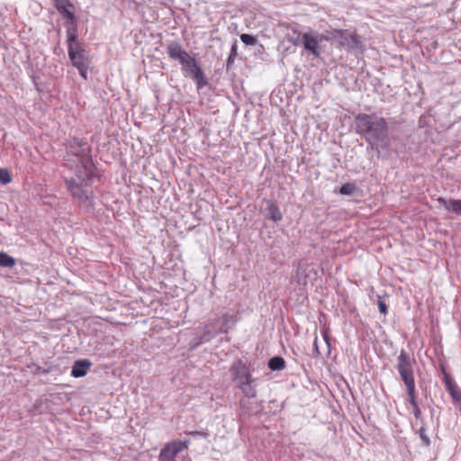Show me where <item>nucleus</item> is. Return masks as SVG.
<instances>
[{
  "label": "nucleus",
  "instance_id": "f257e3e1",
  "mask_svg": "<svg viewBox=\"0 0 461 461\" xmlns=\"http://www.w3.org/2000/svg\"><path fill=\"white\" fill-rule=\"evenodd\" d=\"M355 132L365 140L378 158H388L392 153L389 141V123L375 113H359L354 117Z\"/></svg>",
  "mask_w": 461,
  "mask_h": 461
},
{
  "label": "nucleus",
  "instance_id": "f03ea898",
  "mask_svg": "<svg viewBox=\"0 0 461 461\" xmlns=\"http://www.w3.org/2000/svg\"><path fill=\"white\" fill-rule=\"evenodd\" d=\"M167 53L171 59L177 60L181 64L182 70L192 77L199 89L207 86V79L198 62L190 56L180 43L174 41H170L167 46Z\"/></svg>",
  "mask_w": 461,
  "mask_h": 461
},
{
  "label": "nucleus",
  "instance_id": "7ed1b4c3",
  "mask_svg": "<svg viewBox=\"0 0 461 461\" xmlns=\"http://www.w3.org/2000/svg\"><path fill=\"white\" fill-rule=\"evenodd\" d=\"M230 374L234 387L240 390L244 397L255 399L258 396V379L252 375L249 366L238 358L230 366Z\"/></svg>",
  "mask_w": 461,
  "mask_h": 461
},
{
  "label": "nucleus",
  "instance_id": "20e7f679",
  "mask_svg": "<svg viewBox=\"0 0 461 461\" xmlns=\"http://www.w3.org/2000/svg\"><path fill=\"white\" fill-rule=\"evenodd\" d=\"M396 360V369L406 387L409 402L412 407H416L418 403L416 402V385L413 370L415 359L404 349H402Z\"/></svg>",
  "mask_w": 461,
  "mask_h": 461
},
{
  "label": "nucleus",
  "instance_id": "39448f33",
  "mask_svg": "<svg viewBox=\"0 0 461 461\" xmlns=\"http://www.w3.org/2000/svg\"><path fill=\"white\" fill-rule=\"evenodd\" d=\"M68 152L77 158L78 163L87 174L93 171V160L89 145L81 139L74 138L68 143Z\"/></svg>",
  "mask_w": 461,
  "mask_h": 461
},
{
  "label": "nucleus",
  "instance_id": "423d86ee",
  "mask_svg": "<svg viewBox=\"0 0 461 461\" xmlns=\"http://www.w3.org/2000/svg\"><path fill=\"white\" fill-rule=\"evenodd\" d=\"M92 172H85V176L77 175V179L66 178L65 183L71 196L78 203H86L89 200L88 191L86 186L91 182Z\"/></svg>",
  "mask_w": 461,
  "mask_h": 461
},
{
  "label": "nucleus",
  "instance_id": "0eeeda50",
  "mask_svg": "<svg viewBox=\"0 0 461 461\" xmlns=\"http://www.w3.org/2000/svg\"><path fill=\"white\" fill-rule=\"evenodd\" d=\"M330 34L327 40L337 42L348 50H357L360 45L358 36L348 30H333Z\"/></svg>",
  "mask_w": 461,
  "mask_h": 461
},
{
  "label": "nucleus",
  "instance_id": "6e6552de",
  "mask_svg": "<svg viewBox=\"0 0 461 461\" xmlns=\"http://www.w3.org/2000/svg\"><path fill=\"white\" fill-rule=\"evenodd\" d=\"M68 57L72 64L78 69L79 75L84 79H86L89 66L87 51L81 47L72 51H68Z\"/></svg>",
  "mask_w": 461,
  "mask_h": 461
},
{
  "label": "nucleus",
  "instance_id": "1a4fd4ad",
  "mask_svg": "<svg viewBox=\"0 0 461 461\" xmlns=\"http://www.w3.org/2000/svg\"><path fill=\"white\" fill-rule=\"evenodd\" d=\"M218 321L221 323V328L218 330L212 331L210 330V325H206L204 328V330H205L204 332L199 338L194 339L193 348H196L203 343L210 341L218 333H226L228 331V330H229L228 323L230 321V316L228 314H224Z\"/></svg>",
  "mask_w": 461,
  "mask_h": 461
},
{
  "label": "nucleus",
  "instance_id": "9d476101",
  "mask_svg": "<svg viewBox=\"0 0 461 461\" xmlns=\"http://www.w3.org/2000/svg\"><path fill=\"white\" fill-rule=\"evenodd\" d=\"M189 444L190 441L188 439L170 441L160 450L158 456L160 458L176 459L180 452L188 448Z\"/></svg>",
  "mask_w": 461,
  "mask_h": 461
},
{
  "label": "nucleus",
  "instance_id": "9b49d317",
  "mask_svg": "<svg viewBox=\"0 0 461 461\" xmlns=\"http://www.w3.org/2000/svg\"><path fill=\"white\" fill-rule=\"evenodd\" d=\"M301 44H303V48L306 50H309L314 57L318 58L320 56L319 41L312 33H303L302 35Z\"/></svg>",
  "mask_w": 461,
  "mask_h": 461
},
{
  "label": "nucleus",
  "instance_id": "f8f14e48",
  "mask_svg": "<svg viewBox=\"0 0 461 461\" xmlns=\"http://www.w3.org/2000/svg\"><path fill=\"white\" fill-rule=\"evenodd\" d=\"M266 208H265V215L267 219H270L274 222H277L282 221L283 213L280 211L277 203L272 200L265 201Z\"/></svg>",
  "mask_w": 461,
  "mask_h": 461
},
{
  "label": "nucleus",
  "instance_id": "ddd939ff",
  "mask_svg": "<svg viewBox=\"0 0 461 461\" xmlns=\"http://www.w3.org/2000/svg\"><path fill=\"white\" fill-rule=\"evenodd\" d=\"M438 203L444 206V208L455 214L461 216V199H445L443 197H438L437 199Z\"/></svg>",
  "mask_w": 461,
  "mask_h": 461
},
{
  "label": "nucleus",
  "instance_id": "4468645a",
  "mask_svg": "<svg viewBox=\"0 0 461 461\" xmlns=\"http://www.w3.org/2000/svg\"><path fill=\"white\" fill-rule=\"evenodd\" d=\"M91 366V362L87 359L77 360L71 370V375L74 377H83L86 375Z\"/></svg>",
  "mask_w": 461,
  "mask_h": 461
},
{
  "label": "nucleus",
  "instance_id": "2eb2a0df",
  "mask_svg": "<svg viewBox=\"0 0 461 461\" xmlns=\"http://www.w3.org/2000/svg\"><path fill=\"white\" fill-rule=\"evenodd\" d=\"M446 390L450 394L454 402H461V391L457 384L451 379L449 375H446L445 379Z\"/></svg>",
  "mask_w": 461,
  "mask_h": 461
},
{
  "label": "nucleus",
  "instance_id": "dca6fc26",
  "mask_svg": "<svg viewBox=\"0 0 461 461\" xmlns=\"http://www.w3.org/2000/svg\"><path fill=\"white\" fill-rule=\"evenodd\" d=\"M55 7L59 11V13L65 16L66 14H69L72 12L73 5L69 0H53Z\"/></svg>",
  "mask_w": 461,
  "mask_h": 461
},
{
  "label": "nucleus",
  "instance_id": "f3484780",
  "mask_svg": "<svg viewBox=\"0 0 461 461\" xmlns=\"http://www.w3.org/2000/svg\"><path fill=\"white\" fill-rule=\"evenodd\" d=\"M267 366L272 371H279L285 368V361L282 357H274L269 359Z\"/></svg>",
  "mask_w": 461,
  "mask_h": 461
},
{
  "label": "nucleus",
  "instance_id": "a211bd4d",
  "mask_svg": "<svg viewBox=\"0 0 461 461\" xmlns=\"http://www.w3.org/2000/svg\"><path fill=\"white\" fill-rule=\"evenodd\" d=\"M292 34L287 33V41L294 46H298L302 42V35L295 27H292Z\"/></svg>",
  "mask_w": 461,
  "mask_h": 461
},
{
  "label": "nucleus",
  "instance_id": "6ab92c4d",
  "mask_svg": "<svg viewBox=\"0 0 461 461\" xmlns=\"http://www.w3.org/2000/svg\"><path fill=\"white\" fill-rule=\"evenodd\" d=\"M15 265V259L5 252H0V267H13Z\"/></svg>",
  "mask_w": 461,
  "mask_h": 461
},
{
  "label": "nucleus",
  "instance_id": "aec40b11",
  "mask_svg": "<svg viewBox=\"0 0 461 461\" xmlns=\"http://www.w3.org/2000/svg\"><path fill=\"white\" fill-rule=\"evenodd\" d=\"M68 52L81 48L78 41V35L67 38Z\"/></svg>",
  "mask_w": 461,
  "mask_h": 461
},
{
  "label": "nucleus",
  "instance_id": "412c9836",
  "mask_svg": "<svg viewBox=\"0 0 461 461\" xmlns=\"http://www.w3.org/2000/svg\"><path fill=\"white\" fill-rule=\"evenodd\" d=\"M237 50H238L237 42L234 41L231 45L230 53L226 61V66L228 68L233 64L235 58L237 56Z\"/></svg>",
  "mask_w": 461,
  "mask_h": 461
},
{
  "label": "nucleus",
  "instance_id": "4be33fe9",
  "mask_svg": "<svg viewBox=\"0 0 461 461\" xmlns=\"http://www.w3.org/2000/svg\"><path fill=\"white\" fill-rule=\"evenodd\" d=\"M356 190V185L353 184V183H346L344 184L340 189H339V193L341 194H345V195H351L354 191Z\"/></svg>",
  "mask_w": 461,
  "mask_h": 461
},
{
  "label": "nucleus",
  "instance_id": "5701e85b",
  "mask_svg": "<svg viewBox=\"0 0 461 461\" xmlns=\"http://www.w3.org/2000/svg\"><path fill=\"white\" fill-rule=\"evenodd\" d=\"M63 17L66 18L65 24H66L67 28L77 27V18L74 14L73 11L70 12L69 14H66Z\"/></svg>",
  "mask_w": 461,
  "mask_h": 461
},
{
  "label": "nucleus",
  "instance_id": "b1692460",
  "mask_svg": "<svg viewBox=\"0 0 461 461\" xmlns=\"http://www.w3.org/2000/svg\"><path fill=\"white\" fill-rule=\"evenodd\" d=\"M12 181V176L9 171L5 168H0V182L6 185Z\"/></svg>",
  "mask_w": 461,
  "mask_h": 461
},
{
  "label": "nucleus",
  "instance_id": "393cba45",
  "mask_svg": "<svg viewBox=\"0 0 461 461\" xmlns=\"http://www.w3.org/2000/svg\"><path fill=\"white\" fill-rule=\"evenodd\" d=\"M240 40L243 43H245L246 45H255L257 43V39L250 35V34H247V33H243L240 35Z\"/></svg>",
  "mask_w": 461,
  "mask_h": 461
},
{
  "label": "nucleus",
  "instance_id": "a878e982",
  "mask_svg": "<svg viewBox=\"0 0 461 461\" xmlns=\"http://www.w3.org/2000/svg\"><path fill=\"white\" fill-rule=\"evenodd\" d=\"M418 434L420 435V438L423 445L426 447H429L430 445V439L426 434V429L424 427H421L418 430Z\"/></svg>",
  "mask_w": 461,
  "mask_h": 461
},
{
  "label": "nucleus",
  "instance_id": "bb28decb",
  "mask_svg": "<svg viewBox=\"0 0 461 461\" xmlns=\"http://www.w3.org/2000/svg\"><path fill=\"white\" fill-rule=\"evenodd\" d=\"M249 399L247 397H242L240 399L239 401V405H240V408L245 411H248L249 410Z\"/></svg>",
  "mask_w": 461,
  "mask_h": 461
},
{
  "label": "nucleus",
  "instance_id": "cd10ccee",
  "mask_svg": "<svg viewBox=\"0 0 461 461\" xmlns=\"http://www.w3.org/2000/svg\"><path fill=\"white\" fill-rule=\"evenodd\" d=\"M66 35H67V38L68 37H71V36L78 35V29H77V27L67 28Z\"/></svg>",
  "mask_w": 461,
  "mask_h": 461
},
{
  "label": "nucleus",
  "instance_id": "c85d7f7f",
  "mask_svg": "<svg viewBox=\"0 0 461 461\" xmlns=\"http://www.w3.org/2000/svg\"><path fill=\"white\" fill-rule=\"evenodd\" d=\"M377 304H378L380 312L385 315L388 312V307H387L386 303L383 301H378Z\"/></svg>",
  "mask_w": 461,
  "mask_h": 461
},
{
  "label": "nucleus",
  "instance_id": "c756f323",
  "mask_svg": "<svg viewBox=\"0 0 461 461\" xmlns=\"http://www.w3.org/2000/svg\"><path fill=\"white\" fill-rule=\"evenodd\" d=\"M187 435L194 437V438L195 437H203V438L206 437V433L203 432V431H189V432H187Z\"/></svg>",
  "mask_w": 461,
  "mask_h": 461
},
{
  "label": "nucleus",
  "instance_id": "7c9ffc66",
  "mask_svg": "<svg viewBox=\"0 0 461 461\" xmlns=\"http://www.w3.org/2000/svg\"><path fill=\"white\" fill-rule=\"evenodd\" d=\"M412 413L417 420L420 419L421 411L418 405L416 407H412Z\"/></svg>",
  "mask_w": 461,
  "mask_h": 461
},
{
  "label": "nucleus",
  "instance_id": "2f4dec72",
  "mask_svg": "<svg viewBox=\"0 0 461 461\" xmlns=\"http://www.w3.org/2000/svg\"><path fill=\"white\" fill-rule=\"evenodd\" d=\"M313 351H314L316 357H319L321 355V353L319 351V347L317 345V338L314 339Z\"/></svg>",
  "mask_w": 461,
  "mask_h": 461
},
{
  "label": "nucleus",
  "instance_id": "473e14b6",
  "mask_svg": "<svg viewBox=\"0 0 461 461\" xmlns=\"http://www.w3.org/2000/svg\"><path fill=\"white\" fill-rule=\"evenodd\" d=\"M440 370L443 374V376H444V380L446 379V375H448L446 371V368H445V366L443 364L440 365Z\"/></svg>",
  "mask_w": 461,
  "mask_h": 461
},
{
  "label": "nucleus",
  "instance_id": "72a5a7b5",
  "mask_svg": "<svg viewBox=\"0 0 461 461\" xmlns=\"http://www.w3.org/2000/svg\"><path fill=\"white\" fill-rule=\"evenodd\" d=\"M323 338L325 339L328 348H330V339H329L327 332L324 333Z\"/></svg>",
  "mask_w": 461,
  "mask_h": 461
},
{
  "label": "nucleus",
  "instance_id": "f704fd0d",
  "mask_svg": "<svg viewBox=\"0 0 461 461\" xmlns=\"http://www.w3.org/2000/svg\"><path fill=\"white\" fill-rule=\"evenodd\" d=\"M158 461H176V459H171V458H160L158 456Z\"/></svg>",
  "mask_w": 461,
  "mask_h": 461
}]
</instances>
